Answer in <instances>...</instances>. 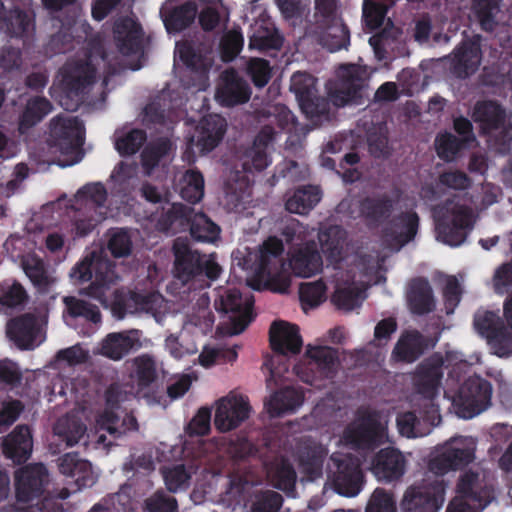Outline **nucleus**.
Segmentation results:
<instances>
[{
    "label": "nucleus",
    "instance_id": "nucleus-1",
    "mask_svg": "<svg viewBox=\"0 0 512 512\" xmlns=\"http://www.w3.org/2000/svg\"><path fill=\"white\" fill-rule=\"evenodd\" d=\"M114 42L123 58L104 54L99 46L78 53L59 70L51 87V96L66 110H75L83 92L95 82L105 64L121 65L133 71L141 68L142 29L133 18L116 22Z\"/></svg>",
    "mask_w": 512,
    "mask_h": 512
},
{
    "label": "nucleus",
    "instance_id": "nucleus-2",
    "mask_svg": "<svg viewBox=\"0 0 512 512\" xmlns=\"http://www.w3.org/2000/svg\"><path fill=\"white\" fill-rule=\"evenodd\" d=\"M70 277L75 283L90 281L86 294L109 308L117 319H123L126 314L149 313L160 323L168 310L167 302L158 293L123 295L114 289L119 277L101 250L87 254L71 270Z\"/></svg>",
    "mask_w": 512,
    "mask_h": 512
},
{
    "label": "nucleus",
    "instance_id": "nucleus-3",
    "mask_svg": "<svg viewBox=\"0 0 512 512\" xmlns=\"http://www.w3.org/2000/svg\"><path fill=\"white\" fill-rule=\"evenodd\" d=\"M477 440L472 436H454L436 445L427 459V469L437 478L423 479L404 492L401 509L404 512H438L444 502L446 485L440 477L456 472L475 460ZM334 512H356L336 510Z\"/></svg>",
    "mask_w": 512,
    "mask_h": 512
},
{
    "label": "nucleus",
    "instance_id": "nucleus-4",
    "mask_svg": "<svg viewBox=\"0 0 512 512\" xmlns=\"http://www.w3.org/2000/svg\"><path fill=\"white\" fill-rule=\"evenodd\" d=\"M443 365L441 357L434 356L419 367L415 382L419 394L420 418L412 412L399 415L397 428L402 436L406 438L424 437L441 422L438 397Z\"/></svg>",
    "mask_w": 512,
    "mask_h": 512
},
{
    "label": "nucleus",
    "instance_id": "nucleus-5",
    "mask_svg": "<svg viewBox=\"0 0 512 512\" xmlns=\"http://www.w3.org/2000/svg\"><path fill=\"white\" fill-rule=\"evenodd\" d=\"M132 366L131 380L136 383V387L126 390L123 386L114 385L107 391L106 408L96 420V433L105 430L115 438L127 431L137 429L136 419L132 415L126 414L123 418L120 417L122 412L119 411V406L134 395L141 394L145 388L155 382L158 370L156 361L149 355L136 357Z\"/></svg>",
    "mask_w": 512,
    "mask_h": 512
},
{
    "label": "nucleus",
    "instance_id": "nucleus-6",
    "mask_svg": "<svg viewBox=\"0 0 512 512\" xmlns=\"http://www.w3.org/2000/svg\"><path fill=\"white\" fill-rule=\"evenodd\" d=\"M385 271L384 259L372 254L357 256L347 270L335 268L330 276L332 303L344 311L358 308L366 297L365 289L385 281Z\"/></svg>",
    "mask_w": 512,
    "mask_h": 512
},
{
    "label": "nucleus",
    "instance_id": "nucleus-7",
    "mask_svg": "<svg viewBox=\"0 0 512 512\" xmlns=\"http://www.w3.org/2000/svg\"><path fill=\"white\" fill-rule=\"evenodd\" d=\"M284 251L282 241L271 236L255 252L236 250L232 254L234 263L249 271L248 284L256 290L268 288L274 292L285 293L291 284L290 275L283 270L281 255Z\"/></svg>",
    "mask_w": 512,
    "mask_h": 512
},
{
    "label": "nucleus",
    "instance_id": "nucleus-8",
    "mask_svg": "<svg viewBox=\"0 0 512 512\" xmlns=\"http://www.w3.org/2000/svg\"><path fill=\"white\" fill-rule=\"evenodd\" d=\"M282 234L289 246L287 265L292 275L310 278L323 271L324 261L314 241V228L294 220Z\"/></svg>",
    "mask_w": 512,
    "mask_h": 512
},
{
    "label": "nucleus",
    "instance_id": "nucleus-9",
    "mask_svg": "<svg viewBox=\"0 0 512 512\" xmlns=\"http://www.w3.org/2000/svg\"><path fill=\"white\" fill-rule=\"evenodd\" d=\"M83 124L70 115L57 116L51 122L48 139L50 154L62 168L73 166L83 158Z\"/></svg>",
    "mask_w": 512,
    "mask_h": 512
},
{
    "label": "nucleus",
    "instance_id": "nucleus-10",
    "mask_svg": "<svg viewBox=\"0 0 512 512\" xmlns=\"http://www.w3.org/2000/svg\"><path fill=\"white\" fill-rule=\"evenodd\" d=\"M434 219L437 240L451 247L460 246L465 242L475 222L472 210L459 196L437 206L434 210Z\"/></svg>",
    "mask_w": 512,
    "mask_h": 512
},
{
    "label": "nucleus",
    "instance_id": "nucleus-11",
    "mask_svg": "<svg viewBox=\"0 0 512 512\" xmlns=\"http://www.w3.org/2000/svg\"><path fill=\"white\" fill-rule=\"evenodd\" d=\"M105 199L106 191L100 183L88 184L76 193L72 204L75 209L72 232L75 236L87 235L104 219L114 216L103 205Z\"/></svg>",
    "mask_w": 512,
    "mask_h": 512
},
{
    "label": "nucleus",
    "instance_id": "nucleus-12",
    "mask_svg": "<svg viewBox=\"0 0 512 512\" xmlns=\"http://www.w3.org/2000/svg\"><path fill=\"white\" fill-rule=\"evenodd\" d=\"M505 325L495 313L479 310L474 328L486 339L491 352L498 357L512 356V297L504 304Z\"/></svg>",
    "mask_w": 512,
    "mask_h": 512
},
{
    "label": "nucleus",
    "instance_id": "nucleus-13",
    "mask_svg": "<svg viewBox=\"0 0 512 512\" xmlns=\"http://www.w3.org/2000/svg\"><path fill=\"white\" fill-rule=\"evenodd\" d=\"M491 395L490 383L478 376L463 380L456 390L449 387L445 391V396L451 400L456 414L464 419L473 418L485 411L490 405Z\"/></svg>",
    "mask_w": 512,
    "mask_h": 512
},
{
    "label": "nucleus",
    "instance_id": "nucleus-14",
    "mask_svg": "<svg viewBox=\"0 0 512 512\" xmlns=\"http://www.w3.org/2000/svg\"><path fill=\"white\" fill-rule=\"evenodd\" d=\"M216 308L225 313L217 328L220 336H233L244 331L251 321L252 299L243 296L237 288H221L215 301Z\"/></svg>",
    "mask_w": 512,
    "mask_h": 512
},
{
    "label": "nucleus",
    "instance_id": "nucleus-15",
    "mask_svg": "<svg viewBox=\"0 0 512 512\" xmlns=\"http://www.w3.org/2000/svg\"><path fill=\"white\" fill-rule=\"evenodd\" d=\"M473 119L479 123L482 131L488 135L491 147L500 153L510 149L512 141V114L507 115L494 102H480L473 112Z\"/></svg>",
    "mask_w": 512,
    "mask_h": 512
},
{
    "label": "nucleus",
    "instance_id": "nucleus-16",
    "mask_svg": "<svg viewBox=\"0 0 512 512\" xmlns=\"http://www.w3.org/2000/svg\"><path fill=\"white\" fill-rule=\"evenodd\" d=\"M363 474L360 462L350 454L334 453L328 464L326 485L338 494L354 497L362 489Z\"/></svg>",
    "mask_w": 512,
    "mask_h": 512
},
{
    "label": "nucleus",
    "instance_id": "nucleus-17",
    "mask_svg": "<svg viewBox=\"0 0 512 512\" xmlns=\"http://www.w3.org/2000/svg\"><path fill=\"white\" fill-rule=\"evenodd\" d=\"M174 275L183 284L192 281L200 274L202 269L210 279H215L220 274V267L213 255L200 256L189 247L184 239H177L174 243Z\"/></svg>",
    "mask_w": 512,
    "mask_h": 512
},
{
    "label": "nucleus",
    "instance_id": "nucleus-18",
    "mask_svg": "<svg viewBox=\"0 0 512 512\" xmlns=\"http://www.w3.org/2000/svg\"><path fill=\"white\" fill-rule=\"evenodd\" d=\"M492 500L491 490L484 484V477L472 471L465 472L457 486V493L446 512H479Z\"/></svg>",
    "mask_w": 512,
    "mask_h": 512
},
{
    "label": "nucleus",
    "instance_id": "nucleus-19",
    "mask_svg": "<svg viewBox=\"0 0 512 512\" xmlns=\"http://www.w3.org/2000/svg\"><path fill=\"white\" fill-rule=\"evenodd\" d=\"M389 441L387 420L369 414L355 420L344 431L341 442L360 449H373Z\"/></svg>",
    "mask_w": 512,
    "mask_h": 512
},
{
    "label": "nucleus",
    "instance_id": "nucleus-20",
    "mask_svg": "<svg viewBox=\"0 0 512 512\" xmlns=\"http://www.w3.org/2000/svg\"><path fill=\"white\" fill-rule=\"evenodd\" d=\"M201 313L202 322H194V318L191 316L184 320L182 329L178 334H169L165 338L164 348L175 360H182L194 355L198 350L196 338L212 329V320L209 313L205 310H202Z\"/></svg>",
    "mask_w": 512,
    "mask_h": 512
},
{
    "label": "nucleus",
    "instance_id": "nucleus-21",
    "mask_svg": "<svg viewBox=\"0 0 512 512\" xmlns=\"http://www.w3.org/2000/svg\"><path fill=\"white\" fill-rule=\"evenodd\" d=\"M334 366L335 354L331 348L308 345L304 357L294 366V373L303 382L320 387L317 381L331 378Z\"/></svg>",
    "mask_w": 512,
    "mask_h": 512
},
{
    "label": "nucleus",
    "instance_id": "nucleus-22",
    "mask_svg": "<svg viewBox=\"0 0 512 512\" xmlns=\"http://www.w3.org/2000/svg\"><path fill=\"white\" fill-rule=\"evenodd\" d=\"M46 325L45 315L27 314L9 321L6 333L18 348L33 350L45 341Z\"/></svg>",
    "mask_w": 512,
    "mask_h": 512
},
{
    "label": "nucleus",
    "instance_id": "nucleus-23",
    "mask_svg": "<svg viewBox=\"0 0 512 512\" xmlns=\"http://www.w3.org/2000/svg\"><path fill=\"white\" fill-rule=\"evenodd\" d=\"M49 483V475L42 464L23 467L15 475L17 509L23 510L24 505H38L39 497Z\"/></svg>",
    "mask_w": 512,
    "mask_h": 512
},
{
    "label": "nucleus",
    "instance_id": "nucleus-24",
    "mask_svg": "<svg viewBox=\"0 0 512 512\" xmlns=\"http://www.w3.org/2000/svg\"><path fill=\"white\" fill-rule=\"evenodd\" d=\"M214 409V425L220 432L236 429L249 418L251 412L248 399L234 392L218 399Z\"/></svg>",
    "mask_w": 512,
    "mask_h": 512
},
{
    "label": "nucleus",
    "instance_id": "nucleus-25",
    "mask_svg": "<svg viewBox=\"0 0 512 512\" xmlns=\"http://www.w3.org/2000/svg\"><path fill=\"white\" fill-rule=\"evenodd\" d=\"M226 121L223 117L217 114H209L204 116L197 126L190 138L189 150L185 156L187 161H192L195 155L194 148L198 153H207L212 151L221 142L225 131Z\"/></svg>",
    "mask_w": 512,
    "mask_h": 512
},
{
    "label": "nucleus",
    "instance_id": "nucleus-26",
    "mask_svg": "<svg viewBox=\"0 0 512 512\" xmlns=\"http://www.w3.org/2000/svg\"><path fill=\"white\" fill-rule=\"evenodd\" d=\"M177 61L185 65V77L193 79V83L187 84V87H195L198 91L205 90L208 86L207 71L211 66V57L191 43L182 42L176 45L175 62Z\"/></svg>",
    "mask_w": 512,
    "mask_h": 512
},
{
    "label": "nucleus",
    "instance_id": "nucleus-27",
    "mask_svg": "<svg viewBox=\"0 0 512 512\" xmlns=\"http://www.w3.org/2000/svg\"><path fill=\"white\" fill-rule=\"evenodd\" d=\"M190 225L191 235L201 242H214L219 238L220 228L202 213L192 215V210L184 206V212L178 213L174 220L161 223L163 231H179Z\"/></svg>",
    "mask_w": 512,
    "mask_h": 512
},
{
    "label": "nucleus",
    "instance_id": "nucleus-28",
    "mask_svg": "<svg viewBox=\"0 0 512 512\" xmlns=\"http://www.w3.org/2000/svg\"><path fill=\"white\" fill-rule=\"evenodd\" d=\"M408 458L395 448H384L376 453L369 469L380 481L399 480L406 473Z\"/></svg>",
    "mask_w": 512,
    "mask_h": 512
},
{
    "label": "nucleus",
    "instance_id": "nucleus-29",
    "mask_svg": "<svg viewBox=\"0 0 512 512\" xmlns=\"http://www.w3.org/2000/svg\"><path fill=\"white\" fill-rule=\"evenodd\" d=\"M417 228L418 216L415 212L394 216L383 228V241L397 251L414 238Z\"/></svg>",
    "mask_w": 512,
    "mask_h": 512
},
{
    "label": "nucleus",
    "instance_id": "nucleus-30",
    "mask_svg": "<svg viewBox=\"0 0 512 512\" xmlns=\"http://www.w3.org/2000/svg\"><path fill=\"white\" fill-rule=\"evenodd\" d=\"M370 76L366 68L358 65H343L339 69L340 89L332 94L335 105L343 106L353 102L358 90H361Z\"/></svg>",
    "mask_w": 512,
    "mask_h": 512
},
{
    "label": "nucleus",
    "instance_id": "nucleus-31",
    "mask_svg": "<svg viewBox=\"0 0 512 512\" xmlns=\"http://www.w3.org/2000/svg\"><path fill=\"white\" fill-rule=\"evenodd\" d=\"M327 450L309 435L305 436L298 449V467L304 479L314 481L322 475V462Z\"/></svg>",
    "mask_w": 512,
    "mask_h": 512
},
{
    "label": "nucleus",
    "instance_id": "nucleus-32",
    "mask_svg": "<svg viewBox=\"0 0 512 512\" xmlns=\"http://www.w3.org/2000/svg\"><path fill=\"white\" fill-rule=\"evenodd\" d=\"M197 12V0H168L161 16L168 32H178L190 25Z\"/></svg>",
    "mask_w": 512,
    "mask_h": 512
},
{
    "label": "nucleus",
    "instance_id": "nucleus-33",
    "mask_svg": "<svg viewBox=\"0 0 512 512\" xmlns=\"http://www.w3.org/2000/svg\"><path fill=\"white\" fill-rule=\"evenodd\" d=\"M270 343L274 351L282 355L298 353L303 345L299 328L286 321H275L270 327Z\"/></svg>",
    "mask_w": 512,
    "mask_h": 512
},
{
    "label": "nucleus",
    "instance_id": "nucleus-34",
    "mask_svg": "<svg viewBox=\"0 0 512 512\" xmlns=\"http://www.w3.org/2000/svg\"><path fill=\"white\" fill-rule=\"evenodd\" d=\"M318 240L323 254L331 264H339L344 259L349 239L343 228L339 226L322 227L318 233Z\"/></svg>",
    "mask_w": 512,
    "mask_h": 512
},
{
    "label": "nucleus",
    "instance_id": "nucleus-35",
    "mask_svg": "<svg viewBox=\"0 0 512 512\" xmlns=\"http://www.w3.org/2000/svg\"><path fill=\"white\" fill-rule=\"evenodd\" d=\"M250 98L248 84L234 71H225L216 92L217 101L225 106L245 103Z\"/></svg>",
    "mask_w": 512,
    "mask_h": 512
},
{
    "label": "nucleus",
    "instance_id": "nucleus-36",
    "mask_svg": "<svg viewBox=\"0 0 512 512\" xmlns=\"http://www.w3.org/2000/svg\"><path fill=\"white\" fill-rule=\"evenodd\" d=\"M211 411L203 407L198 410L186 428V434L191 440H185L183 454L185 458L199 457L204 453L205 443L201 439L193 441V437H200L210 431Z\"/></svg>",
    "mask_w": 512,
    "mask_h": 512
},
{
    "label": "nucleus",
    "instance_id": "nucleus-37",
    "mask_svg": "<svg viewBox=\"0 0 512 512\" xmlns=\"http://www.w3.org/2000/svg\"><path fill=\"white\" fill-rule=\"evenodd\" d=\"M139 346L137 331L111 333L101 342L98 352L112 360H120Z\"/></svg>",
    "mask_w": 512,
    "mask_h": 512
},
{
    "label": "nucleus",
    "instance_id": "nucleus-38",
    "mask_svg": "<svg viewBox=\"0 0 512 512\" xmlns=\"http://www.w3.org/2000/svg\"><path fill=\"white\" fill-rule=\"evenodd\" d=\"M32 447V436L27 426H17L2 439L3 453L14 462L25 461L30 456Z\"/></svg>",
    "mask_w": 512,
    "mask_h": 512
},
{
    "label": "nucleus",
    "instance_id": "nucleus-39",
    "mask_svg": "<svg viewBox=\"0 0 512 512\" xmlns=\"http://www.w3.org/2000/svg\"><path fill=\"white\" fill-rule=\"evenodd\" d=\"M481 37L475 35L465 41L454 53V71L459 77H466L474 73L480 64Z\"/></svg>",
    "mask_w": 512,
    "mask_h": 512
},
{
    "label": "nucleus",
    "instance_id": "nucleus-40",
    "mask_svg": "<svg viewBox=\"0 0 512 512\" xmlns=\"http://www.w3.org/2000/svg\"><path fill=\"white\" fill-rule=\"evenodd\" d=\"M86 418L84 409H78L60 418L54 427L55 436L64 441L67 446L77 444L85 435L86 426L83 420H86Z\"/></svg>",
    "mask_w": 512,
    "mask_h": 512
},
{
    "label": "nucleus",
    "instance_id": "nucleus-41",
    "mask_svg": "<svg viewBox=\"0 0 512 512\" xmlns=\"http://www.w3.org/2000/svg\"><path fill=\"white\" fill-rule=\"evenodd\" d=\"M141 196L151 204L160 205L161 209L165 213V216H161L157 219V227L162 230L161 223L164 221L174 220L178 213L184 212V205L180 203H170L167 193L160 190L157 186L145 183L140 189Z\"/></svg>",
    "mask_w": 512,
    "mask_h": 512
},
{
    "label": "nucleus",
    "instance_id": "nucleus-42",
    "mask_svg": "<svg viewBox=\"0 0 512 512\" xmlns=\"http://www.w3.org/2000/svg\"><path fill=\"white\" fill-rule=\"evenodd\" d=\"M59 470L60 472L67 476L75 479L77 471L86 472V476H80L81 486L83 487H91L93 486L98 479V471L92 466V464L80 458L76 454H66L59 459Z\"/></svg>",
    "mask_w": 512,
    "mask_h": 512
},
{
    "label": "nucleus",
    "instance_id": "nucleus-43",
    "mask_svg": "<svg viewBox=\"0 0 512 512\" xmlns=\"http://www.w3.org/2000/svg\"><path fill=\"white\" fill-rule=\"evenodd\" d=\"M238 357V347H226L218 344H206L198 355V363L205 369L217 365L232 364Z\"/></svg>",
    "mask_w": 512,
    "mask_h": 512
},
{
    "label": "nucleus",
    "instance_id": "nucleus-44",
    "mask_svg": "<svg viewBox=\"0 0 512 512\" xmlns=\"http://www.w3.org/2000/svg\"><path fill=\"white\" fill-rule=\"evenodd\" d=\"M472 17L485 31H494L502 21L499 0H474Z\"/></svg>",
    "mask_w": 512,
    "mask_h": 512
},
{
    "label": "nucleus",
    "instance_id": "nucleus-45",
    "mask_svg": "<svg viewBox=\"0 0 512 512\" xmlns=\"http://www.w3.org/2000/svg\"><path fill=\"white\" fill-rule=\"evenodd\" d=\"M272 139L273 135L270 130H263L262 133L256 138L253 147L249 149L244 155L243 168L245 171H260L269 165L270 160L267 153V147L268 143Z\"/></svg>",
    "mask_w": 512,
    "mask_h": 512
},
{
    "label": "nucleus",
    "instance_id": "nucleus-46",
    "mask_svg": "<svg viewBox=\"0 0 512 512\" xmlns=\"http://www.w3.org/2000/svg\"><path fill=\"white\" fill-rule=\"evenodd\" d=\"M303 402V395L294 388H286L272 395L265 402V409L272 416L294 411Z\"/></svg>",
    "mask_w": 512,
    "mask_h": 512
},
{
    "label": "nucleus",
    "instance_id": "nucleus-47",
    "mask_svg": "<svg viewBox=\"0 0 512 512\" xmlns=\"http://www.w3.org/2000/svg\"><path fill=\"white\" fill-rule=\"evenodd\" d=\"M173 144L168 138H160L157 142L149 143L141 154L142 166L147 174L162 166L170 159Z\"/></svg>",
    "mask_w": 512,
    "mask_h": 512
},
{
    "label": "nucleus",
    "instance_id": "nucleus-48",
    "mask_svg": "<svg viewBox=\"0 0 512 512\" xmlns=\"http://www.w3.org/2000/svg\"><path fill=\"white\" fill-rule=\"evenodd\" d=\"M423 351V341L416 331L404 332L392 352L395 361L413 362Z\"/></svg>",
    "mask_w": 512,
    "mask_h": 512
},
{
    "label": "nucleus",
    "instance_id": "nucleus-49",
    "mask_svg": "<svg viewBox=\"0 0 512 512\" xmlns=\"http://www.w3.org/2000/svg\"><path fill=\"white\" fill-rule=\"evenodd\" d=\"M291 91L295 94L301 109L310 113L315 98V79L306 73L296 72L291 77Z\"/></svg>",
    "mask_w": 512,
    "mask_h": 512
},
{
    "label": "nucleus",
    "instance_id": "nucleus-50",
    "mask_svg": "<svg viewBox=\"0 0 512 512\" xmlns=\"http://www.w3.org/2000/svg\"><path fill=\"white\" fill-rule=\"evenodd\" d=\"M281 43V37L270 22H256L253 25L249 41L250 49H277Z\"/></svg>",
    "mask_w": 512,
    "mask_h": 512
},
{
    "label": "nucleus",
    "instance_id": "nucleus-51",
    "mask_svg": "<svg viewBox=\"0 0 512 512\" xmlns=\"http://www.w3.org/2000/svg\"><path fill=\"white\" fill-rule=\"evenodd\" d=\"M321 193L315 186H305L296 190L286 201V209L295 214H307L320 201Z\"/></svg>",
    "mask_w": 512,
    "mask_h": 512
},
{
    "label": "nucleus",
    "instance_id": "nucleus-52",
    "mask_svg": "<svg viewBox=\"0 0 512 512\" xmlns=\"http://www.w3.org/2000/svg\"><path fill=\"white\" fill-rule=\"evenodd\" d=\"M410 308L415 313H426L434 307L432 291L427 281L416 280L408 292Z\"/></svg>",
    "mask_w": 512,
    "mask_h": 512
},
{
    "label": "nucleus",
    "instance_id": "nucleus-53",
    "mask_svg": "<svg viewBox=\"0 0 512 512\" xmlns=\"http://www.w3.org/2000/svg\"><path fill=\"white\" fill-rule=\"evenodd\" d=\"M392 212L393 204L388 199H366L361 204V214L369 226L383 223Z\"/></svg>",
    "mask_w": 512,
    "mask_h": 512
},
{
    "label": "nucleus",
    "instance_id": "nucleus-54",
    "mask_svg": "<svg viewBox=\"0 0 512 512\" xmlns=\"http://www.w3.org/2000/svg\"><path fill=\"white\" fill-rule=\"evenodd\" d=\"M180 195L190 202H198L204 195V180L195 171H186L179 180Z\"/></svg>",
    "mask_w": 512,
    "mask_h": 512
},
{
    "label": "nucleus",
    "instance_id": "nucleus-55",
    "mask_svg": "<svg viewBox=\"0 0 512 512\" xmlns=\"http://www.w3.org/2000/svg\"><path fill=\"white\" fill-rule=\"evenodd\" d=\"M50 111L51 105L45 98L35 97L29 100L20 120L19 130L22 133L25 132V130L39 122Z\"/></svg>",
    "mask_w": 512,
    "mask_h": 512
},
{
    "label": "nucleus",
    "instance_id": "nucleus-56",
    "mask_svg": "<svg viewBox=\"0 0 512 512\" xmlns=\"http://www.w3.org/2000/svg\"><path fill=\"white\" fill-rule=\"evenodd\" d=\"M142 130H119L115 133V148L121 155H131L138 151L145 140Z\"/></svg>",
    "mask_w": 512,
    "mask_h": 512
},
{
    "label": "nucleus",
    "instance_id": "nucleus-57",
    "mask_svg": "<svg viewBox=\"0 0 512 512\" xmlns=\"http://www.w3.org/2000/svg\"><path fill=\"white\" fill-rule=\"evenodd\" d=\"M107 247L116 258L127 257L132 252V234L126 229H112L108 234Z\"/></svg>",
    "mask_w": 512,
    "mask_h": 512
},
{
    "label": "nucleus",
    "instance_id": "nucleus-58",
    "mask_svg": "<svg viewBox=\"0 0 512 512\" xmlns=\"http://www.w3.org/2000/svg\"><path fill=\"white\" fill-rule=\"evenodd\" d=\"M326 284L323 280L302 283L299 288L300 300L304 309L320 305L327 298Z\"/></svg>",
    "mask_w": 512,
    "mask_h": 512
},
{
    "label": "nucleus",
    "instance_id": "nucleus-59",
    "mask_svg": "<svg viewBox=\"0 0 512 512\" xmlns=\"http://www.w3.org/2000/svg\"><path fill=\"white\" fill-rule=\"evenodd\" d=\"M2 28L15 37H22L31 32L34 25L30 15L14 10L10 13L9 18L5 20Z\"/></svg>",
    "mask_w": 512,
    "mask_h": 512
},
{
    "label": "nucleus",
    "instance_id": "nucleus-60",
    "mask_svg": "<svg viewBox=\"0 0 512 512\" xmlns=\"http://www.w3.org/2000/svg\"><path fill=\"white\" fill-rule=\"evenodd\" d=\"M64 303L66 305L68 313L71 316H81L93 323L100 322L101 316L96 306L90 305L85 301L77 299L75 297H65Z\"/></svg>",
    "mask_w": 512,
    "mask_h": 512
},
{
    "label": "nucleus",
    "instance_id": "nucleus-61",
    "mask_svg": "<svg viewBox=\"0 0 512 512\" xmlns=\"http://www.w3.org/2000/svg\"><path fill=\"white\" fill-rule=\"evenodd\" d=\"M272 481L276 488L292 495L296 484V474L288 462L281 461L275 467Z\"/></svg>",
    "mask_w": 512,
    "mask_h": 512
},
{
    "label": "nucleus",
    "instance_id": "nucleus-62",
    "mask_svg": "<svg viewBox=\"0 0 512 512\" xmlns=\"http://www.w3.org/2000/svg\"><path fill=\"white\" fill-rule=\"evenodd\" d=\"M24 300L25 291L21 285L7 282L0 285V313L22 304Z\"/></svg>",
    "mask_w": 512,
    "mask_h": 512
},
{
    "label": "nucleus",
    "instance_id": "nucleus-63",
    "mask_svg": "<svg viewBox=\"0 0 512 512\" xmlns=\"http://www.w3.org/2000/svg\"><path fill=\"white\" fill-rule=\"evenodd\" d=\"M348 32L342 23H335L328 28L321 41L324 47L334 52L345 48L348 43Z\"/></svg>",
    "mask_w": 512,
    "mask_h": 512
},
{
    "label": "nucleus",
    "instance_id": "nucleus-64",
    "mask_svg": "<svg viewBox=\"0 0 512 512\" xmlns=\"http://www.w3.org/2000/svg\"><path fill=\"white\" fill-rule=\"evenodd\" d=\"M366 512H397L396 501L389 492L376 489L367 503Z\"/></svg>",
    "mask_w": 512,
    "mask_h": 512
}]
</instances>
